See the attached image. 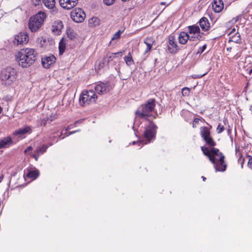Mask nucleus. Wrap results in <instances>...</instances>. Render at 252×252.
<instances>
[{
    "label": "nucleus",
    "mask_w": 252,
    "mask_h": 252,
    "mask_svg": "<svg viewBox=\"0 0 252 252\" xmlns=\"http://www.w3.org/2000/svg\"><path fill=\"white\" fill-rule=\"evenodd\" d=\"M203 154L207 156L210 162L214 165L216 172H224L226 170L227 164L225 162V157L219 150L214 147L210 149L205 146L201 147Z\"/></svg>",
    "instance_id": "obj_1"
},
{
    "label": "nucleus",
    "mask_w": 252,
    "mask_h": 252,
    "mask_svg": "<svg viewBox=\"0 0 252 252\" xmlns=\"http://www.w3.org/2000/svg\"><path fill=\"white\" fill-rule=\"evenodd\" d=\"M156 100L149 99L146 102L141 105L135 112L136 117L141 119L148 120L149 118H156L158 116L155 110Z\"/></svg>",
    "instance_id": "obj_2"
},
{
    "label": "nucleus",
    "mask_w": 252,
    "mask_h": 252,
    "mask_svg": "<svg viewBox=\"0 0 252 252\" xmlns=\"http://www.w3.org/2000/svg\"><path fill=\"white\" fill-rule=\"evenodd\" d=\"M36 59V53L33 49L26 48L20 50L16 55L18 64L23 68H27L32 64Z\"/></svg>",
    "instance_id": "obj_3"
},
{
    "label": "nucleus",
    "mask_w": 252,
    "mask_h": 252,
    "mask_svg": "<svg viewBox=\"0 0 252 252\" xmlns=\"http://www.w3.org/2000/svg\"><path fill=\"white\" fill-rule=\"evenodd\" d=\"M17 71L14 68L8 66L0 71V79L1 84L5 86H10L15 83L17 79Z\"/></svg>",
    "instance_id": "obj_4"
},
{
    "label": "nucleus",
    "mask_w": 252,
    "mask_h": 252,
    "mask_svg": "<svg viewBox=\"0 0 252 252\" xmlns=\"http://www.w3.org/2000/svg\"><path fill=\"white\" fill-rule=\"evenodd\" d=\"M46 14L44 12H38L32 16L29 20V28L32 32H37L42 26L46 18Z\"/></svg>",
    "instance_id": "obj_5"
},
{
    "label": "nucleus",
    "mask_w": 252,
    "mask_h": 252,
    "mask_svg": "<svg viewBox=\"0 0 252 252\" xmlns=\"http://www.w3.org/2000/svg\"><path fill=\"white\" fill-rule=\"evenodd\" d=\"M97 96L93 90L84 91L80 96L79 102L81 105L90 104L96 101Z\"/></svg>",
    "instance_id": "obj_6"
},
{
    "label": "nucleus",
    "mask_w": 252,
    "mask_h": 252,
    "mask_svg": "<svg viewBox=\"0 0 252 252\" xmlns=\"http://www.w3.org/2000/svg\"><path fill=\"white\" fill-rule=\"evenodd\" d=\"M157 128V126L153 121H150L148 125L145 126L144 137L148 140V143L155 139Z\"/></svg>",
    "instance_id": "obj_7"
},
{
    "label": "nucleus",
    "mask_w": 252,
    "mask_h": 252,
    "mask_svg": "<svg viewBox=\"0 0 252 252\" xmlns=\"http://www.w3.org/2000/svg\"><path fill=\"white\" fill-rule=\"evenodd\" d=\"M70 16L74 22L81 23L84 20L86 14L81 8H75L71 12Z\"/></svg>",
    "instance_id": "obj_8"
},
{
    "label": "nucleus",
    "mask_w": 252,
    "mask_h": 252,
    "mask_svg": "<svg viewBox=\"0 0 252 252\" xmlns=\"http://www.w3.org/2000/svg\"><path fill=\"white\" fill-rule=\"evenodd\" d=\"M94 89L98 94H102L109 92L112 88L109 82H99L95 85Z\"/></svg>",
    "instance_id": "obj_9"
},
{
    "label": "nucleus",
    "mask_w": 252,
    "mask_h": 252,
    "mask_svg": "<svg viewBox=\"0 0 252 252\" xmlns=\"http://www.w3.org/2000/svg\"><path fill=\"white\" fill-rule=\"evenodd\" d=\"M29 39V36L27 32H21L15 36L14 42L17 45L26 44L28 43Z\"/></svg>",
    "instance_id": "obj_10"
},
{
    "label": "nucleus",
    "mask_w": 252,
    "mask_h": 252,
    "mask_svg": "<svg viewBox=\"0 0 252 252\" xmlns=\"http://www.w3.org/2000/svg\"><path fill=\"white\" fill-rule=\"evenodd\" d=\"M179 50L175 38L173 35H170L168 38V50L171 54H175Z\"/></svg>",
    "instance_id": "obj_11"
},
{
    "label": "nucleus",
    "mask_w": 252,
    "mask_h": 252,
    "mask_svg": "<svg viewBox=\"0 0 252 252\" xmlns=\"http://www.w3.org/2000/svg\"><path fill=\"white\" fill-rule=\"evenodd\" d=\"M61 6L63 9L70 10L76 6L78 0H59Z\"/></svg>",
    "instance_id": "obj_12"
},
{
    "label": "nucleus",
    "mask_w": 252,
    "mask_h": 252,
    "mask_svg": "<svg viewBox=\"0 0 252 252\" xmlns=\"http://www.w3.org/2000/svg\"><path fill=\"white\" fill-rule=\"evenodd\" d=\"M56 60L55 57L53 55L45 56L41 60L42 65L44 68H48L52 64L55 63Z\"/></svg>",
    "instance_id": "obj_13"
},
{
    "label": "nucleus",
    "mask_w": 252,
    "mask_h": 252,
    "mask_svg": "<svg viewBox=\"0 0 252 252\" xmlns=\"http://www.w3.org/2000/svg\"><path fill=\"white\" fill-rule=\"evenodd\" d=\"M48 148V146L46 145H43L42 147L37 148L34 151L32 155V157L35 159L36 161H37L39 156L46 152Z\"/></svg>",
    "instance_id": "obj_14"
},
{
    "label": "nucleus",
    "mask_w": 252,
    "mask_h": 252,
    "mask_svg": "<svg viewBox=\"0 0 252 252\" xmlns=\"http://www.w3.org/2000/svg\"><path fill=\"white\" fill-rule=\"evenodd\" d=\"M63 28V22L61 21L58 20L54 22L52 27V31L55 34L59 35L61 32V30Z\"/></svg>",
    "instance_id": "obj_15"
},
{
    "label": "nucleus",
    "mask_w": 252,
    "mask_h": 252,
    "mask_svg": "<svg viewBox=\"0 0 252 252\" xmlns=\"http://www.w3.org/2000/svg\"><path fill=\"white\" fill-rule=\"evenodd\" d=\"M224 4L222 0H214L212 8L216 13L220 12L223 8Z\"/></svg>",
    "instance_id": "obj_16"
},
{
    "label": "nucleus",
    "mask_w": 252,
    "mask_h": 252,
    "mask_svg": "<svg viewBox=\"0 0 252 252\" xmlns=\"http://www.w3.org/2000/svg\"><path fill=\"white\" fill-rule=\"evenodd\" d=\"M32 132L31 127L29 126H26L21 127L13 132L14 135H19L20 136L26 133H31Z\"/></svg>",
    "instance_id": "obj_17"
},
{
    "label": "nucleus",
    "mask_w": 252,
    "mask_h": 252,
    "mask_svg": "<svg viewBox=\"0 0 252 252\" xmlns=\"http://www.w3.org/2000/svg\"><path fill=\"white\" fill-rule=\"evenodd\" d=\"M199 25L202 30L204 31H207L209 29L210 24L208 19L206 17H202L200 20Z\"/></svg>",
    "instance_id": "obj_18"
},
{
    "label": "nucleus",
    "mask_w": 252,
    "mask_h": 252,
    "mask_svg": "<svg viewBox=\"0 0 252 252\" xmlns=\"http://www.w3.org/2000/svg\"><path fill=\"white\" fill-rule=\"evenodd\" d=\"M144 42L147 45V48L145 51V53H147L151 50L154 42V40L153 37H149L146 38L144 39Z\"/></svg>",
    "instance_id": "obj_19"
},
{
    "label": "nucleus",
    "mask_w": 252,
    "mask_h": 252,
    "mask_svg": "<svg viewBox=\"0 0 252 252\" xmlns=\"http://www.w3.org/2000/svg\"><path fill=\"white\" fill-rule=\"evenodd\" d=\"M179 42L181 44H185L189 40V34L183 32L180 33L178 37Z\"/></svg>",
    "instance_id": "obj_20"
},
{
    "label": "nucleus",
    "mask_w": 252,
    "mask_h": 252,
    "mask_svg": "<svg viewBox=\"0 0 252 252\" xmlns=\"http://www.w3.org/2000/svg\"><path fill=\"white\" fill-rule=\"evenodd\" d=\"M12 142L10 137H6L0 140V149L7 147Z\"/></svg>",
    "instance_id": "obj_21"
},
{
    "label": "nucleus",
    "mask_w": 252,
    "mask_h": 252,
    "mask_svg": "<svg viewBox=\"0 0 252 252\" xmlns=\"http://www.w3.org/2000/svg\"><path fill=\"white\" fill-rule=\"evenodd\" d=\"M232 41L236 43H240L241 39L240 34L238 32H236L234 34L230 35L229 42Z\"/></svg>",
    "instance_id": "obj_22"
},
{
    "label": "nucleus",
    "mask_w": 252,
    "mask_h": 252,
    "mask_svg": "<svg viewBox=\"0 0 252 252\" xmlns=\"http://www.w3.org/2000/svg\"><path fill=\"white\" fill-rule=\"evenodd\" d=\"M100 24L99 19L96 17H94L89 20V26L90 28H94L97 26H98Z\"/></svg>",
    "instance_id": "obj_23"
},
{
    "label": "nucleus",
    "mask_w": 252,
    "mask_h": 252,
    "mask_svg": "<svg viewBox=\"0 0 252 252\" xmlns=\"http://www.w3.org/2000/svg\"><path fill=\"white\" fill-rule=\"evenodd\" d=\"M190 34H194L200 32V30L198 26H189L188 27Z\"/></svg>",
    "instance_id": "obj_24"
},
{
    "label": "nucleus",
    "mask_w": 252,
    "mask_h": 252,
    "mask_svg": "<svg viewBox=\"0 0 252 252\" xmlns=\"http://www.w3.org/2000/svg\"><path fill=\"white\" fill-rule=\"evenodd\" d=\"M124 60L126 65L128 66L134 64V62L130 52H129L127 55L124 57Z\"/></svg>",
    "instance_id": "obj_25"
},
{
    "label": "nucleus",
    "mask_w": 252,
    "mask_h": 252,
    "mask_svg": "<svg viewBox=\"0 0 252 252\" xmlns=\"http://www.w3.org/2000/svg\"><path fill=\"white\" fill-rule=\"evenodd\" d=\"M200 135L204 139L210 135V132L207 127H201L200 128Z\"/></svg>",
    "instance_id": "obj_26"
},
{
    "label": "nucleus",
    "mask_w": 252,
    "mask_h": 252,
    "mask_svg": "<svg viewBox=\"0 0 252 252\" xmlns=\"http://www.w3.org/2000/svg\"><path fill=\"white\" fill-rule=\"evenodd\" d=\"M39 175V172L37 170H30L27 176L31 179H36Z\"/></svg>",
    "instance_id": "obj_27"
},
{
    "label": "nucleus",
    "mask_w": 252,
    "mask_h": 252,
    "mask_svg": "<svg viewBox=\"0 0 252 252\" xmlns=\"http://www.w3.org/2000/svg\"><path fill=\"white\" fill-rule=\"evenodd\" d=\"M42 2L46 7L50 9L53 8L55 4V0H42Z\"/></svg>",
    "instance_id": "obj_28"
},
{
    "label": "nucleus",
    "mask_w": 252,
    "mask_h": 252,
    "mask_svg": "<svg viewBox=\"0 0 252 252\" xmlns=\"http://www.w3.org/2000/svg\"><path fill=\"white\" fill-rule=\"evenodd\" d=\"M207 145L211 147H214L216 145V143L214 141L213 138L210 136L203 139Z\"/></svg>",
    "instance_id": "obj_29"
},
{
    "label": "nucleus",
    "mask_w": 252,
    "mask_h": 252,
    "mask_svg": "<svg viewBox=\"0 0 252 252\" xmlns=\"http://www.w3.org/2000/svg\"><path fill=\"white\" fill-rule=\"evenodd\" d=\"M65 49V43L63 38L59 43V49L60 55H62Z\"/></svg>",
    "instance_id": "obj_30"
},
{
    "label": "nucleus",
    "mask_w": 252,
    "mask_h": 252,
    "mask_svg": "<svg viewBox=\"0 0 252 252\" xmlns=\"http://www.w3.org/2000/svg\"><path fill=\"white\" fill-rule=\"evenodd\" d=\"M67 37L70 39H73L75 38L76 35V33L71 29H68L66 31Z\"/></svg>",
    "instance_id": "obj_31"
},
{
    "label": "nucleus",
    "mask_w": 252,
    "mask_h": 252,
    "mask_svg": "<svg viewBox=\"0 0 252 252\" xmlns=\"http://www.w3.org/2000/svg\"><path fill=\"white\" fill-rule=\"evenodd\" d=\"M106 59L107 58H103L102 61L100 62L98 64L96 65V67L98 69H100L103 67L105 65V64L106 63Z\"/></svg>",
    "instance_id": "obj_32"
},
{
    "label": "nucleus",
    "mask_w": 252,
    "mask_h": 252,
    "mask_svg": "<svg viewBox=\"0 0 252 252\" xmlns=\"http://www.w3.org/2000/svg\"><path fill=\"white\" fill-rule=\"evenodd\" d=\"M121 33L122 32L121 31H118L115 34H113V36L111 38V40H114L120 38Z\"/></svg>",
    "instance_id": "obj_33"
},
{
    "label": "nucleus",
    "mask_w": 252,
    "mask_h": 252,
    "mask_svg": "<svg viewBox=\"0 0 252 252\" xmlns=\"http://www.w3.org/2000/svg\"><path fill=\"white\" fill-rule=\"evenodd\" d=\"M182 93L183 96H189L190 94V90L188 88L185 87L182 89Z\"/></svg>",
    "instance_id": "obj_34"
},
{
    "label": "nucleus",
    "mask_w": 252,
    "mask_h": 252,
    "mask_svg": "<svg viewBox=\"0 0 252 252\" xmlns=\"http://www.w3.org/2000/svg\"><path fill=\"white\" fill-rule=\"evenodd\" d=\"M224 129V126L221 124L219 123L217 127V132L220 134L221 133Z\"/></svg>",
    "instance_id": "obj_35"
},
{
    "label": "nucleus",
    "mask_w": 252,
    "mask_h": 252,
    "mask_svg": "<svg viewBox=\"0 0 252 252\" xmlns=\"http://www.w3.org/2000/svg\"><path fill=\"white\" fill-rule=\"evenodd\" d=\"M104 58H107L106 59V63H108L110 61H112L113 59V54H107L105 57Z\"/></svg>",
    "instance_id": "obj_36"
},
{
    "label": "nucleus",
    "mask_w": 252,
    "mask_h": 252,
    "mask_svg": "<svg viewBox=\"0 0 252 252\" xmlns=\"http://www.w3.org/2000/svg\"><path fill=\"white\" fill-rule=\"evenodd\" d=\"M48 121L51 122V121H52V119H51L49 118H46L43 119L41 121V126H45L46 125V123H47V122H48Z\"/></svg>",
    "instance_id": "obj_37"
},
{
    "label": "nucleus",
    "mask_w": 252,
    "mask_h": 252,
    "mask_svg": "<svg viewBox=\"0 0 252 252\" xmlns=\"http://www.w3.org/2000/svg\"><path fill=\"white\" fill-rule=\"evenodd\" d=\"M206 47H207L206 44H204L202 47H200L198 50L197 54H202L204 51V50L206 49Z\"/></svg>",
    "instance_id": "obj_38"
},
{
    "label": "nucleus",
    "mask_w": 252,
    "mask_h": 252,
    "mask_svg": "<svg viewBox=\"0 0 252 252\" xmlns=\"http://www.w3.org/2000/svg\"><path fill=\"white\" fill-rule=\"evenodd\" d=\"M206 74V73H203L202 74H193L191 75V77L193 79H197L201 78L203 77L204 75Z\"/></svg>",
    "instance_id": "obj_39"
},
{
    "label": "nucleus",
    "mask_w": 252,
    "mask_h": 252,
    "mask_svg": "<svg viewBox=\"0 0 252 252\" xmlns=\"http://www.w3.org/2000/svg\"><path fill=\"white\" fill-rule=\"evenodd\" d=\"M32 2L34 6H38L41 4V0H32Z\"/></svg>",
    "instance_id": "obj_40"
},
{
    "label": "nucleus",
    "mask_w": 252,
    "mask_h": 252,
    "mask_svg": "<svg viewBox=\"0 0 252 252\" xmlns=\"http://www.w3.org/2000/svg\"><path fill=\"white\" fill-rule=\"evenodd\" d=\"M115 0H103L104 3L107 5H111L114 2Z\"/></svg>",
    "instance_id": "obj_41"
},
{
    "label": "nucleus",
    "mask_w": 252,
    "mask_h": 252,
    "mask_svg": "<svg viewBox=\"0 0 252 252\" xmlns=\"http://www.w3.org/2000/svg\"><path fill=\"white\" fill-rule=\"evenodd\" d=\"M203 34V33H200V32H198V33H196V40H195V41L201 40L202 39V35Z\"/></svg>",
    "instance_id": "obj_42"
},
{
    "label": "nucleus",
    "mask_w": 252,
    "mask_h": 252,
    "mask_svg": "<svg viewBox=\"0 0 252 252\" xmlns=\"http://www.w3.org/2000/svg\"><path fill=\"white\" fill-rule=\"evenodd\" d=\"M189 40L190 41H195L196 34H189Z\"/></svg>",
    "instance_id": "obj_43"
},
{
    "label": "nucleus",
    "mask_w": 252,
    "mask_h": 252,
    "mask_svg": "<svg viewBox=\"0 0 252 252\" xmlns=\"http://www.w3.org/2000/svg\"><path fill=\"white\" fill-rule=\"evenodd\" d=\"M200 121V119H198V118H195L194 120H193V123H192V127L193 128H195L196 127V126L195 125L196 124H198L199 123Z\"/></svg>",
    "instance_id": "obj_44"
},
{
    "label": "nucleus",
    "mask_w": 252,
    "mask_h": 252,
    "mask_svg": "<svg viewBox=\"0 0 252 252\" xmlns=\"http://www.w3.org/2000/svg\"><path fill=\"white\" fill-rule=\"evenodd\" d=\"M32 150V147L31 146L28 147L24 151L25 154L29 153Z\"/></svg>",
    "instance_id": "obj_45"
},
{
    "label": "nucleus",
    "mask_w": 252,
    "mask_h": 252,
    "mask_svg": "<svg viewBox=\"0 0 252 252\" xmlns=\"http://www.w3.org/2000/svg\"><path fill=\"white\" fill-rule=\"evenodd\" d=\"M248 164L249 167L252 169V157H250Z\"/></svg>",
    "instance_id": "obj_46"
},
{
    "label": "nucleus",
    "mask_w": 252,
    "mask_h": 252,
    "mask_svg": "<svg viewBox=\"0 0 252 252\" xmlns=\"http://www.w3.org/2000/svg\"><path fill=\"white\" fill-rule=\"evenodd\" d=\"M236 30H235V28H233V29L232 30L231 32H230V33H229V35H233V34H234L235 33H236Z\"/></svg>",
    "instance_id": "obj_47"
},
{
    "label": "nucleus",
    "mask_w": 252,
    "mask_h": 252,
    "mask_svg": "<svg viewBox=\"0 0 252 252\" xmlns=\"http://www.w3.org/2000/svg\"><path fill=\"white\" fill-rule=\"evenodd\" d=\"M83 121V120H80L75 122L74 125L76 126L77 124L81 123Z\"/></svg>",
    "instance_id": "obj_48"
},
{
    "label": "nucleus",
    "mask_w": 252,
    "mask_h": 252,
    "mask_svg": "<svg viewBox=\"0 0 252 252\" xmlns=\"http://www.w3.org/2000/svg\"><path fill=\"white\" fill-rule=\"evenodd\" d=\"M3 178V176L2 174H1L0 175V183L2 181Z\"/></svg>",
    "instance_id": "obj_49"
},
{
    "label": "nucleus",
    "mask_w": 252,
    "mask_h": 252,
    "mask_svg": "<svg viewBox=\"0 0 252 252\" xmlns=\"http://www.w3.org/2000/svg\"><path fill=\"white\" fill-rule=\"evenodd\" d=\"M75 132H76V131H75H75H71V132H69V133L68 135H71V134H73L75 133Z\"/></svg>",
    "instance_id": "obj_50"
},
{
    "label": "nucleus",
    "mask_w": 252,
    "mask_h": 252,
    "mask_svg": "<svg viewBox=\"0 0 252 252\" xmlns=\"http://www.w3.org/2000/svg\"><path fill=\"white\" fill-rule=\"evenodd\" d=\"M231 130L230 129H227V133L228 134H231Z\"/></svg>",
    "instance_id": "obj_51"
},
{
    "label": "nucleus",
    "mask_w": 252,
    "mask_h": 252,
    "mask_svg": "<svg viewBox=\"0 0 252 252\" xmlns=\"http://www.w3.org/2000/svg\"><path fill=\"white\" fill-rule=\"evenodd\" d=\"M160 4V5H166V2H161Z\"/></svg>",
    "instance_id": "obj_52"
},
{
    "label": "nucleus",
    "mask_w": 252,
    "mask_h": 252,
    "mask_svg": "<svg viewBox=\"0 0 252 252\" xmlns=\"http://www.w3.org/2000/svg\"><path fill=\"white\" fill-rule=\"evenodd\" d=\"M231 50V47H228L226 48V50L227 51H230Z\"/></svg>",
    "instance_id": "obj_53"
},
{
    "label": "nucleus",
    "mask_w": 252,
    "mask_h": 252,
    "mask_svg": "<svg viewBox=\"0 0 252 252\" xmlns=\"http://www.w3.org/2000/svg\"><path fill=\"white\" fill-rule=\"evenodd\" d=\"M201 178L204 181H205L206 180V178L205 177H204V176H202Z\"/></svg>",
    "instance_id": "obj_54"
},
{
    "label": "nucleus",
    "mask_w": 252,
    "mask_h": 252,
    "mask_svg": "<svg viewBox=\"0 0 252 252\" xmlns=\"http://www.w3.org/2000/svg\"><path fill=\"white\" fill-rule=\"evenodd\" d=\"M2 111V108L0 106V114L1 113Z\"/></svg>",
    "instance_id": "obj_55"
},
{
    "label": "nucleus",
    "mask_w": 252,
    "mask_h": 252,
    "mask_svg": "<svg viewBox=\"0 0 252 252\" xmlns=\"http://www.w3.org/2000/svg\"><path fill=\"white\" fill-rule=\"evenodd\" d=\"M252 73V68L251 69H250V70L249 71V74H251Z\"/></svg>",
    "instance_id": "obj_56"
},
{
    "label": "nucleus",
    "mask_w": 252,
    "mask_h": 252,
    "mask_svg": "<svg viewBox=\"0 0 252 252\" xmlns=\"http://www.w3.org/2000/svg\"><path fill=\"white\" fill-rule=\"evenodd\" d=\"M250 110L252 112V105L250 106Z\"/></svg>",
    "instance_id": "obj_57"
},
{
    "label": "nucleus",
    "mask_w": 252,
    "mask_h": 252,
    "mask_svg": "<svg viewBox=\"0 0 252 252\" xmlns=\"http://www.w3.org/2000/svg\"><path fill=\"white\" fill-rule=\"evenodd\" d=\"M136 142L135 141H133V142H132V144H133V145H134V144H136Z\"/></svg>",
    "instance_id": "obj_58"
},
{
    "label": "nucleus",
    "mask_w": 252,
    "mask_h": 252,
    "mask_svg": "<svg viewBox=\"0 0 252 252\" xmlns=\"http://www.w3.org/2000/svg\"><path fill=\"white\" fill-rule=\"evenodd\" d=\"M52 145H53L52 143H50L49 144V145L50 146H52Z\"/></svg>",
    "instance_id": "obj_59"
},
{
    "label": "nucleus",
    "mask_w": 252,
    "mask_h": 252,
    "mask_svg": "<svg viewBox=\"0 0 252 252\" xmlns=\"http://www.w3.org/2000/svg\"><path fill=\"white\" fill-rule=\"evenodd\" d=\"M69 129V128L68 127V128H66V130L67 131Z\"/></svg>",
    "instance_id": "obj_60"
},
{
    "label": "nucleus",
    "mask_w": 252,
    "mask_h": 252,
    "mask_svg": "<svg viewBox=\"0 0 252 252\" xmlns=\"http://www.w3.org/2000/svg\"><path fill=\"white\" fill-rule=\"evenodd\" d=\"M75 131H76V132H78V131H80V130H75Z\"/></svg>",
    "instance_id": "obj_61"
},
{
    "label": "nucleus",
    "mask_w": 252,
    "mask_h": 252,
    "mask_svg": "<svg viewBox=\"0 0 252 252\" xmlns=\"http://www.w3.org/2000/svg\"><path fill=\"white\" fill-rule=\"evenodd\" d=\"M62 133H61V135L59 136V137H61L62 136Z\"/></svg>",
    "instance_id": "obj_62"
}]
</instances>
